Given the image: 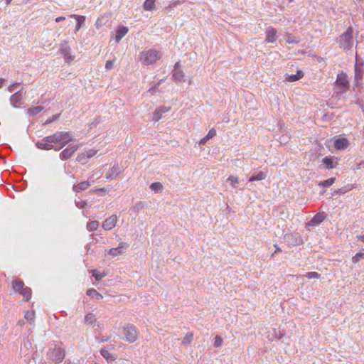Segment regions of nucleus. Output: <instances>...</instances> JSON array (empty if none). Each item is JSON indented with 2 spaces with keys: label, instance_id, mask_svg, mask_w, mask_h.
<instances>
[{
  "label": "nucleus",
  "instance_id": "obj_1",
  "mask_svg": "<svg viewBox=\"0 0 364 364\" xmlns=\"http://www.w3.org/2000/svg\"><path fill=\"white\" fill-rule=\"evenodd\" d=\"M72 140L73 137L69 132H57L36 142V146L41 149L50 150L53 149L58 151Z\"/></svg>",
  "mask_w": 364,
  "mask_h": 364
},
{
  "label": "nucleus",
  "instance_id": "obj_2",
  "mask_svg": "<svg viewBox=\"0 0 364 364\" xmlns=\"http://www.w3.org/2000/svg\"><path fill=\"white\" fill-rule=\"evenodd\" d=\"M161 55L159 51L154 49L144 50L139 54V61L145 65H153L161 59Z\"/></svg>",
  "mask_w": 364,
  "mask_h": 364
},
{
  "label": "nucleus",
  "instance_id": "obj_3",
  "mask_svg": "<svg viewBox=\"0 0 364 364\" xmlns=\"http://www.w3.org/2000/svg\"><path fill=\"white\" fill-rule=\"evenodd\" d=\"M335 84L338 94L345 93L350 87L348 76L343 72H341L337 75Z\"/></svg>",
  "mask_w": 364,
  "mask_h": 364
},
{
  "label": "nucleus",
  "instance_id": "obj_4",
  "mask_svg": "<svg viewBox=\"0 0 364 364\" xmlns=\"http://www.w3.org/2000/svg\"><path fill=\"white\" fill-rule=\"evenodd\" d=\"M341 46L346 50L351 48L353 46V28L348 27L345 33L340 36Z\"/></svg>",
  "mask_w": 364,
  "mask_h": 364
},
{
  "label": "nucleus",
  "instance_id": "obj_5",
  "mask_svg": "<svg viewBox=\"0 0 364 364\" xmlns=\"http://www.w3.org/2000/svg\"><path fill=\"white\" fill-rule=\"evenodd\" d=\"M65 350L60 348H54L48 352V360L55 363H60L65 358Z\"/></svg>",
  "mask_w": 364,
  "mask_h": 364
},
{
  "label": "nucleus",
  "instance_id": "obj_6",
  "mask_svg": "<svg viewBox=\"0 0 364 364\" xmlns=\"http://www.w3.org/2000/svg\"><path fill=\"white\" fill-rule=\"evenodd\" d=\"M123 334L127 342L134 343L138 339L139 331L133 326H127L123 328Z\"/></svg>",
  "mask_w": 364,
  "mask_h": 364
},
{
  "label": "nucleus",
  "instance_id": "obj_7",
  "mask_svg": "<svg viewBox=\"0 0 364 364\" xmlns=\"http://www.w3.org/2000/svg\"><path fill=\"white\" fill-rule=\"evenodd\" d=\"M171 110L170 107L161 106L155 109L153 113L152 120L154 122H159L162 117L164 114Z\"/></svg>",
  "mask_w": 364,
  "mask_h": 364
},
{
  "label": "nucleus",
  "instance_id": "obj_8",
  "mask_svg": "<svg viewBox=\"0 0 364 364\" xmlns=\"http://www.w3.org/2000/svg\"><path fill=\"white\" fill-rule=\"evenodd\" d=\"M266 39L267 43H273L277 41V31L273 27H268L265 31Z\"/></svg>",
  "mask_w": 364,
  "mask_h": 364
},
{
  "label": "nucleus",
  "instance_id": "obj_9",
  "mask_svg": "<svg viewBox=\"0 0 364 364\" xmlns=\"http://www.w3.org/2000/svg\"><path fill=\"white\" fill-rule=\"evenodd\" d=\"M129 247V245L126 242H120L117 247L111 248L108 251V254L112 257H117L123 254L124 250Z\"/></svg>",
  "mask_w": 364,
  "mask_h": 364
},
{
  "label": "nucleus",
  "instance_id": "obj_10",
  "mask_svg": "<svg viewBox=\"0 0 364 364\" xmlns=\"http://www.w3.org/2000/svg\"><path fill=\"white\" fill-rule=\"evenodd\" d=\"M117 222V217L115 215H112L107 218L102 223V228L105 230H110L116 226Z\"/></svg>",
  "mask_w": 364,
  "mask_h": 364
},
{
  "label": "nucleus",
  "instance_id": "obj_11",
  "mask_svg": "<svg viewBox=\"0 0 364 364\" xmlns=\"http://www.w3.org/2000/svg\"><path fill=\"white\" fill-rule=\"evenodd\" d=\"M349 146V141L346 138H338L335 140L334 146L337 150L346 149Z\"/></svg>",
  "mask_w": 364,
  "mask_h": 364
},
{
  "label": "nucleus",
  "instance_id": "obj_12",
  "mask_svg": "<svg viewBox=\"0 0 364 364\" xmlns=\"http://www.w3.org/2000/svg\"><path fill=\"white\" fill-rule=\"evenodd\" d=\"M322 161L324 164L326 168L328 169L333 168L338 165L336 159H333V157L326 156L323 159Z\"/></svg>",
  "mask_w": 364,
  "mask_h": 364
},
{
  "label": "nucleus",
  "instance_id": "obj_13",
  "mask_svg": "<svg viewBox=\"0 0 364 364\" xmlns=\"http://www.w3.org/2000/svg\"><path fill=\"white\" fill-rule=\"evenodd\" d=\"M129 29L126 26H120L116 31L115 41L119 43L122 38L128 33Z\"/></svg>",
  "mask_w": 364,
  "mask_h": 364
},
{
  "label": "nucleus",
  "instance_id": "obj_14",
  "mask_svg": "<svg viewBox=\"0 0 364 364\" xmlns=\"http://www.w3.org/2000/svg\"><path fill=\"white\" fill-rule=\"evenodd\" d=\"M90 186H91V183L90 182L83 181V182H80L77 184L74 185L73 187V189L75 193H78L80 191L87 190Z\"/></svg>",
  "mask_w": 364,
  "mask_h": 364
},
{
  "label": "nucleus",
  "instance_id": "obj_15",
  "mask_svg": "<svg viewBox=\"0 0 364 364\" xmlns=\"http://www.w3.org/2000/svg\"><path fill=\"white\" fill-rule=\"evenodd\" d=\"M72 18H74L77 21V24L76 26L75 30L76 31H78L84 25V23L85 21V16H80L77 14H70V16Z\"/></svg>",
  "mask_w": 364,
  "mask_h": 364
},
{
  "label": "nucleus",
  "instance_id": "obj_16",
  "mask_svg": "<svg viewBox=\"0 0 364 364\" xmlns=\"http://www.w3.org/2000/svg\"><path fill=\"white\" fill-rule=\"evenodd\" d=\"M76 150H77V147H75V146L67 148V149H64L60 153V156L62 159H69L73 156V154H74V152Z\"/></svg>",
  "mask_w": 364,
  "mask_h": 364
},
{
  "label": "nucleus",
  "instance_id": "obj_17",
  "mask_svg": "<svg viewBox=\"0 0 364 364\" xmlns=\"http://www.w3.org/2000/svg\"><path fill=\"white\" fill-rule=\"evenodd\" d=\"M12 287L16 292L20 293V291L25 287L23 281L19 279H15L12 282Z\"/></svg>",
  "mask_w": 364,
  "mask_h": 364
},
{
  "label": "nucleus",
  "instance_id": "obj_18",
  "mask_svg": "<svg viewBox=\"0 0 364 364\" xmlns=\"http://www.w3.org/2000/svg\"><path fill=\"white\" fill-rule=\"evenodd\" d=\"M304 77V73L302 70H297L296 73L295 75H288L287 77V81L288 82H295Z\"/></svg>",
  "mask_w": 364,
  "mask_h": 364
},
{
  "label": "nucleus",
  "instance_id": "obj_19",
  "mask_svg": "<svg viewBox=\"0 0 364 364\" xmlns=\"http://www.w3.org/2000/svg\"><path fill=\"white\" fill-rule=\"evenodd\" d=\"M216 135V130L214 129V128H212L209 130L208 133L204 136L203 137L202 139H200V141H199V144H204L206 143V141L210 139H212L213 137H214Z\"/></svg>",
  "mask_w": 364,
  "mask_h": 364
},
{
  "label": "nucleus",
  "instance_id": "obj_20",
  "mask_svg": "<svg viewBox=\"0 0 364 364\" xmlns=\"http://www.w3.org/2000/svg\"><path fill=\"white\" fill-rule=\"evenodd\" d=\"M87 295L92 299H95L97 300L102 299L103 298L102 295L100 294L95 289H89L87 291Z\"/></svg>",
  "mask_w": 364,
  "mask_h": 364
},
{
  "label": "nucleus",
  "instance_id": "obj_21",
  "mask_svg": "<svg viewBox=\"0 0 364 364\" xmlns=\"http://www.w3.org/2000/svg\"><path fill=\"white\" fill-rule=\"evenodd\" d=\"M84 321L86 325L92 326L97 321L96 316L90 312L85 315Z\"/></svg>",
  "mask_w": 364,
  "mask_h": 364
},
{
  "label": "nucleus",
  "instance_id": "obj_22",
  "mask_svg": "<svg viewBox=\"0 0 364 364\" xmlns=\"http://www.w3.org/2000/svg\"><path fill=\"white\" fill-rule=\"evenodd\" d=\"M21 294L23 295V296L24 297V301H28L31 299V295H32V291H31V289L28 287H25L21 291L20 293Z\"/></svg>",
  "mask_w": 364,
  "mask_h": 364
},
{
  "label": "nucleus",
  "instance_id": "obj_23",
  "mask_svg": "<svg viewBox=\"0 0 364 364\" xmlns=\"http://www.w3.org/2000/svg\"><path fill=\"white\" fill-rule=\"evenodd\" d=\"M267 176V172L259 171L257 175L252 176L249 178V181L252 182L255 181L264 180Z\"/></svg>",
  "mask_w": 364,
  "mask_h": 364
},
{
  "label": "nucleus",
  "instance_id": "obj_24",
  "mask_svg": "<svg viewBox=\"0 0 364 364\" xmlns=\"http://www.w3.org/2000/svg\"><path fill=\"white\" fill-rule=\"evenodd\" d=\"M156 0H146L143 4L145 11H152L155 9Z\"/></svg>",
  "mask_w": 364,
  "mask_h": 364
},
{
  "label": "nucleus",
  "instance_id": "obj_25",
  "mask_svg": "<svg viewBox=\"0 0 364 364\" xmlns=\"http://www.w3.org/2000/svg\"><path fill=\"white\" fill-rule=\"evenodd\" d=\"M173 76L175 78V80L178 82H184L185 81V79H184L185 75L182 70H174Z\"/></svg>",
  "mask_w": 364,
  "mask_h": 364
},
{
  "label": "nucleus",
  "instance_id": "obj_26",
  "mask_svg": "<svg viewBox=\"0 0 364 364\" xmlns=\"http://www.w3.org/2000/svg\"><path fill=\"white\" fill-rule=\"evenodd\" d=\"M325 219V216L322 213H318L311 219V224L312 225H318L323 222V220Z\"/></svg>",
  "mask_w": 364,
  "mask_h": 364
},
{
  "label": "nucleus",
  "instance_id": "obj_27",
  "mask_svg": "<svg viewBox=\"0 0 364 364\" xmlns=\"http://www.w3.org/2000/svg\"><path fill=\"white\" fill-rule=\"evenodd\" d=\"M335 178H330L328 179L319 182L318 186L321 187H330L335 183Z\"/></svg>",
  "mask_w": 364,
  "mask_h": 364
},
{
  "label": "nucleus",
  "instance_id": "obj_28",
  "mask_svg": "<svg viewBox=\"0 0 364 364\" xmlns=\"http://www.w3.org/2000/svg\"><path fill=\"white\" fill-rule=\"evenodd\" d=\"M150 189L156 193H160L163 190V185L160 182H154L151 184Z\"/></svg>",
  "mask_w": 364,
  "mask_h": 364
},
{
  "label": "nucleus",
  "instance_id": "obj_29",
  "mask_svg": "<svg viewBox=\"0 0 364 364\" xmlns=\"http://www.w3.org/2000/svg\"><path fill=\"white\" fill-rule=\"evenodd\" d=\"M193 340V333H188L184 336L181 343L184 346H188L191 343Z\"/></svg>",
  "mask_w": 364,
  "mask_h": 364
},
{
  "label": "nucleus",
  "instance_id": "obj_30",
  "mask_svg": "<svg viewBox=\"0 0 364 364\" xmlns=\"http://www.w3.org/2000/svg\"><path fill=\"white\" fill-rule=\"evenodd\" d=\"M100 354L107 360H114L116 359L115 356H113V355H111L110 353H109V351L105 349V348H102L100 350Z\"/></svg>",
  "mask_w": 364,
  "mask_h": 364
},
{
  "label": "nucleus",
  "instance_id": "obj_31",
  "mask_svg": "<svg viewBox=\"0 0 364 364\" xmlns=\"http://www.w3.org/2000/svg\"><path fill=\"white\" fill-rule=\"evenodd\" d=\"M42 110H43V107L41 106H36V107H31V108L28 109V113L30 115H33H33L38 114Z\"/></svg>",
  "mask_w": 364,
  "mask_h": 364
},
{
  "label": "nucleus",
  "instance_id": "obj_32",
  "mask_svg": "<svg viewBox=\"0 0 364 364\" xmlns=\"http://www.w3.org/2000/svg\"><path fill=\"white\" fill-rule=\"evenodd\" d=\"M99 227V223L97 220H93L87 223V228L89 231L96 230Z\"/></svg>",
  "mask_w": 364,
  "mask_h": 364
},
{
  "label": "nucleus",
  "instance_id": "obj_33",
  "mask_svg": "<svg viewBox=\"0 0 364 364\" xmlns=\"http://www.w3.org/2000/svg\"><path fill=\"white\" fill-rule=\"evenodd\" d=\"M35 314H36L35 311L33 310L27 311L25 313L24 317L26 320H28L31 322H33L34 319H35Z\"/></svg>",
  "mask_w": 364,
  "mask_h": 364
},
{
  "label": "nucleus",
  "instance_id": "obj_34",
  "mask_svg": "<svg viewBox=\"0 0 364 364\" xmlns=\"http://www.w3.org/2000/svg\"><path fill=\"white\" fill-rule=\"evenodd\" d=\"M304 277L311 279H319L321 275L316 272H307Z\"/></svg>",
  "mask_w": 364,
  "mask_h": 364
},
{
  "label": "nucleus",
  "instance_id": "obj_35",
  "mask_svg": "<svg viewBox=\"0 0 364 364\" xmlns=\"http://www.w3.org/2000/svg\"><path fill=\"white\" fill-rule=\"evenodd\" d=\"M118 169L117 167H113L112 168L109 169L106 175H105V178L107 179H113L114 178V172L116 171Z\"/></svg>",
  "mask_w": 364,
  "mask_h": 364
},
{
  "label": "nucleus",
  "instance_id": "obj_36",
  "mask_svg": "<svg viewBox=\"0 0 364 364\" xmlns=\"http://www.w3.org/2000/svg\"><path fill=\"white\" fill-rule=\"evenodd\" d=\"M92 276L96 279V280L98 281L102 279L106 275L105 273H98L96 269L92 270Z\"/></svg>",
  "mask_w": 364,
  "mask_h": 364
},
{
  "label": "nucleus",
  "instance_id": "obj_37",
  "mask_svg": "<svg viewBox=\"0 0 364 364\" xmlns=\"http://www.w3.org/2000/svg\"><path fill=\"white\" fill-rule=\"evenodd\" d=\"M364 258V253L360 252L355 254V255L352 258V261L353 263H357L359 262L360 259Z\"/></svg>",
  "mask_w": 364,
  "mask_h": 364
},
{
  "label": "nucleus",
  "instance_id": "obj_38",
  "mask_svg": "<svg viewBox=\"0 0 364 364\" xmlns=\"http://www.w3.org/2000/svg\"><path fill=\"white\" fill-rule=\"evenodd\" d=\"M21 100V95L17 92L11 97V101L12 102H18Z\"/></svg>",
  "mask_w": 364,
  "mask_h": 364
},
{
  "label": "nucleus",
  "instance_id": "obj_39",
  "mask_svg": "<svg viewBox=\"0 0 364 364\" xmlns=\"http://www.w3.org/2000/svg\"><path fill=\"white\" fill-rule=\"evenodd\" d=\"M223 340L222 337H220V336H216L215 337L214 346L215 347H220L223 345Z\"/></svg>",
  "mask_w": 364,
  "mask_h": 364
},
{
  "label": "nucleus",
  "instance_id": "obj_40",
  "mask_svg": "<svg viewBox=\"0 0 364 364\" xmlns=\"http://www.w3.org/2000/svg\"><path fill=\"white\" fill-rule=\"evenodd\" d=\"M286 42L287 43H299V41L295 40L293 36H291V34H288L287 36Z\"/></svg>",
  "mask_w": 364,
  "mask_h": 364
},
{
  "label": "nucleus",
  "instance_id": "obj_41",
  "mask_svg": "<svg viewBox=\"0 0 364 364\" xmlns=\"http://www.w3.org/2000/svg\"><path fill=\"white\" fill-rule=\"evenodd\" d=\"M64 58L68 63L74 60L75 57L72 55L69 52H63Z\"/></svg>",
  "mask_w": 364,
  "mask_h": 364
},
{
  "label": "nucleus",
  "instance_id": "obj_42",
  "mask_svg": "<svg viewBox=\"0 0 364 364\" xmlns=\"http://www.w3.org/2000/svg\"><path fill=\"white\" fill-rule=\"evenodd\" d=\"M228 179V181H230L231 186L232 187H235L234 183H239V178L237 176H230Z\"/></svg>",
  "mask_w": 364,
  "mask_h": 364
},
{
  "label": "nucleus",
  "instance_id": "obj_43",
  "mask_svg": "<svg viewBox=\"0 0 364 364\" xmlns=\"http://www.w3.org/2000/svg\"><path fill=\"white\" fill-rule=\"evenodd\" d=\"M114 60H107L106 62V64H105V68L107 70H111L114 68Z\"/></svg>",
  "mask_w": 364,
  "mask_h": 364
},
{
  "label": "nucleus",
  "instance_id": "obj_44",
  "mask_svg": "<svg viewBox=\"0 0 364 364\" xmlns=\"http://www.w3.org/2000/svg\"><path fill=\"white\" fill-rule=\"evenodd\" d=\"M92 191L95 192V193L102 192L104 193H108L109 192V190L106 188H95V189L92 190Z\"/></svg>",
  "mask_w": 364,
  "mask_h": 364
},
{
  "label": "nucleus",
  "instance_id": "obj_45",
  "mask_svg": "<svg viewBox=\"0 0 364 364\" xmlns=\"http://www.w3.org/2000/svg\"><path fill=\"white\" fill-rule=\"evenodd\" d=\"M96 153H97V151L90 150L89 151L87 152V156L88 158H90V157L93 156L94 155H95Z\"/></svg>",
  "mask_w": 364,
  "mask_h": 364
},
{
  "label": "nucleus",
  "instance_id": "obj_46",
  "mask_svg": "<svg viewBox=\"0 0 364 364\" xmlns=\"http://www.w3.org/2000/svg\"><path fill=\"white\" fill-rule=\"evenodd\" d=\"M109 338L108 337H106V336H103L101 338L100 342V343H104V342H107V341H109Z\"/></svg>",
  "mask_w": 364,
  "mask_h": 364
},
{
  "label": "nucleus",
  "instance_id": "obj_47",
  "mask_svg": "<svg viewBox=\"0 0 364 364\" xmlns=\"http://www.w3.org/2000/svg\"><path fill=\"white\" fill-rule=\"evenodd\" d=\"M17 85H18V83H14V84L11 85L9 88V92H13L15 89V86H16Z\"/></svg>",
  "mask_w": 364,
  "mask_h": 364
},
{
  "label": "nucleus",
  "instance_id": "obj_48",
  "mask_svg": "<svg viewBox=\"0 0 364 364\" xmlns=\"http://www.w3.org/2000/svg\"><path fill=\"white\" fill-rule=\"evenodd\" d=\"M65 16H58V17H57V18H55V21H56V22H60V21H63V20H65Z\"/></svg>",
  "mask_w": 364,
  "mask_h": 364
},
{
  "label": "nucleus",
  "instance_id": "obj_49",
  "mask_svg": "<svg viewBox=\"0 0 364 364\" xmlns=\"http://www.w3.org/2000/svg\"><path fill=\"white\" fill-rule=\"evenodd\" d=\"M356 238L364 243V235H357Z\"/></svg>",
  "mask_w": 364,
  "mask_h": 364
},
{
  "label": "nucleus",
  "instance_id": "obj_50",
  "mask_svg": "<svg viewBox=\"0 0 364 364\" xmlns=\"http://www.w3.org/2000/svg\"><path fill=\"white\" fill-rule=\"evenodd\" d=\"M4 82V79L1 77L0 78V88L3 86Z\"/></svg>",
  "mask_w": 364,
  "mask_h": 364
},
{
  "label": "nucleus",
  "instance_id": "obj_51",
  "mask_svg": "<svg viewBox=\"0 0 364 364\" xmlns=\"http://www.w3.org/2000/svg\"><path fill=\"white\" fill-rule=\"evenodd\" d=\"M274 246L276 248V252H281L282 251L281 249L277 245H274Z\"/></svg>",
  "mask_w": 364,
  "mask_h": 364
},
{
  "label": "nucleus",
  "instance_id": "obj_52",
  "mask_svg": "<svg viewBox=\"0 0 364 364\" xmlns=\"http://www.w3.org/2000/svg\"><path fill=\"white\" fill-rule=\"evenodd\" d=\"M180 65V63L179 62H177L176 64H175V70H176L177 68H178Z\"/></svg>",
  "mask_w": 364,
  "mask_h": 364
},
{
  "label": "nucleus",
  "instance_id": "obj_53",
  "mask_svg": "<svg viewBox=\"0 0 364 364\" xmlns=\"http://www.w3.org/2000/svg\"><path fill=\"white\" fill-rule=\"evenodd\" d=\"M12 0H6V3L7 5H9L11 2Z\"/></svg>",
  "mask_w": 364,
  "mask_h": 364
}]
</instances>
